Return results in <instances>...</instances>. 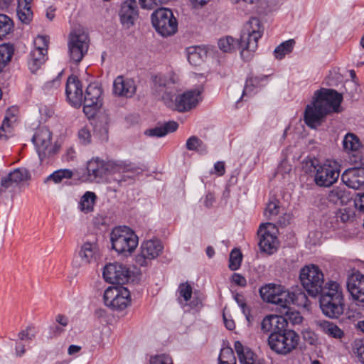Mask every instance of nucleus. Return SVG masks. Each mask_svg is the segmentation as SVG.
<instances>
[{
  "label": "nucleus",
  "mask_w": 364,
  "mask_h": 364,
  "mask_svg": "<svg viewBox=\"0 0 364 364\" xmlns=\"http://www.w3.org/2000/svg\"><path fill=\"white\" fill-rule=\"evenodd\" d=\"M153 91L164 104L178 112H186L195 107L201 100V91L198 89L189 90L176 97L172 85L176 83V76L173 73L158 74L154 77Z\"/></svg>",
  "instance_id": "nucleus-1"
},
{
  "label": "nucleus",
  "mask_w": 364,
  "mask_h": 364,
  "mask_svg": "<svg viewBox=\"0 0 364 364\" xmlns=\"http://www.w3.org/2000/svg\"><path fill=\"white\" fill-rule=\"evenodd\" d=\"M314 100L305 109L304 121L311 129L320 125L322 119L328 113L339 112L343 100L341 94L331 89H321L314 93Z\"/></svg>",
  "instance_id": "nucleus-2"
},
{
  "label": "nucleus",
  "mask_w": 364,
  "mask_h": 364,
  "mask_svg": "<svg viewBox=\"0 0 364 364\" xmlns=\"http://www.w3.org/2000/svg\"><path fill=\"white\" fill-rule=\"evenodd\" d=\"M262 299L267 302L274 304L281 307L288 305L306 306L308 299L306 294L299 291L297 293L282 290L281 286L269 284L259 289Z\"/></svg>",
  "instance_id": "nucleus-3"
},
{
  "label": "nucleus",
  "mask_w": 364,
  "mask_h": 364,
  "mask_svg": "<svg viewBox=\"0 0 364 364\" xmlns=\"http://www.w3.org/2000/svg\"><path fill=\"white\" fill-rule=\"evenodd\" d=\"M264 27L257 18H251L245 25L240 36L239 46L241 56L245 60L251 58L258 47V41L263 35Z\"/></svg>",
  "instance_id": "nucleus-4"
},
{
  "label": "nucleus",
  "mask_w": 364,
  "mask_h": 364,
  "mask_svg": "<svg viewBox=\"0 0 364 364\" xmlns=\"http://www.w3.org/2000/svg\"><path fill=\"white\" fill-rule=\"evenodd\" d=\"M314 168V182L320 187H330L338 179L341 164L334 159H326L322 162L312 163Z\"/></svg>",
  "instance_id": "nucleus-5"
},
{
  "label": "nucleus",
  "mask_w": 364,
  "mask_h": 364,
  "mask_svg": "<svg viewBox=\"0 0 364 364\" xmlns=\"http://www.w3.org/2000/svg\"><path fill=\"white\" fill-rule=\"evenodd\" d=\"M112 248L118 253H132L138 245V237L127 226L114 228L110 237Z\"/></svg>",
  "instance_id": "nucleus-6"
},
{
  "label": "nucleus",
  "mask_w": 364,
  "mask_h": 364,
  "mask_svg": "<svg viewBox=\"0 0 364 364\" xmlns=\"http://www.w3.org/2000/svg\"><path fill=\"white\" fill-rule=\"evenodd\" d=\"M299 336L293 330L283 328L277 333L269 334L268 346L277 354L287 355L295 349L299 343Z\"/></svg>",
  "instance_id": "nucleus-7"
},
{
  "label": "nucleus",
  "mask_w": 364,
  "mask_h": 364,
  "mask_svg": "<svg viewBox=\"0 0 364 364\" xmlns=\"http://www.w3.org/2000/svg\"><path fill=\"white\" fill-rule=\"evenodd\" d=\"M299 279L304 289L311 296H316L321 293L324 277L318 266L309 264L301 268Z\"/></svg>",
  "instance_id": "nucleus-8"
},
{
  "label": "nucleus",
  "mask_w": 364,
  "mask_h": 364,
  "mask_svg": "<svg viewBox=\"0 0 364 364\" xmlns=\"http://www.w3.org/2000/svg\"><path fill=\"white\" fill-rule=\"evenodd\" d=\"M151 21L156 31L162 36H169L177 31L178 23L171 9L160 8L151 15Z\"/></svg>",
  "instance_id": "nucleus-9"
},
{
  "label": "nucleus",
  "mask_w": 364,
  "mask_h": 364,
  "mask_svg": "<svg viewBox=\"0 0 364 364\" xmlns=\"http://www.w3.org/2000/svg\"><path fill=\"white\" fill-rule=\"evenodd\" d=\"M106 306L112 310L122 311L131 304L130 292L122 286L109 287L103 295Z\"/></svg>",
  "instance_id": "nucleus-10"
},
{
  "label": "nucleus",
  "mask_w": 364,
  "mask_h": 364,
  "mask_svg": "<svg viewBox=\"0 0 364 364\" xmlns=\"http://www.w3.org/2000/svg\"><path fill=\"white\" fill-rule=\"evenodd\" d=\"M105 162L99 158H92L87 163L86 169L77 171V178L81 183H101L107 176Z\"/></svg>",
  "instance_id": "nucleus-11"
},
{
  "label": "nucleus",
  "mask_w": 364,
  "mask_h": 364,
  "mask_svg": "<svg viewBox=\"0 0 364 364\" xmlns=\"http://www.w3.org/2000/svg\"><path fill=\"white\" fill-rule=\"evenodd\" d=\"M259 247L262 252L273 254L279 247L278 229L272 223L261 224L257 231Z\"/></svg>",
  "instance_id": "nucleus-12"
},
{
  "label": "nucleus",
  "mask_w": 364,
  "mask_h": 364,
  "mask_svg": "<svg viewBox=\"0 0 364 364\" xmlns=\"http://www.w3.org/2000/svg\"><path fill=\"white\" fill-rule=\"evenodd\" d=\"M68 46L70 60L76 63H80L88 50L87 34L80 31L72 32L69 36Z\"/></svg>",
  "instance_id": "nucleus-13"
},
{
  "label": "nucleus",
  "mask_w": 364,
  "mask_h": 364,
  "mask_svg": "<svg viewBox=\"0 0 364 364\" xmlns=\"http://www.w3.org/2000/svg\"><path fill=\"white\" fill-rule=\"evenodd\" d=\"M32 141L41 161L54 153V148L52 144V133L47 127H39L36 131Z\"/></svg>",
  "instance_id": "nucleus-14"
},
{
  "label": "nucleus",
  "mask_w": 364,
  "mask_h": 364,
  "mask_svg": "<svg viewBox=\"0 0 364 364\" xmlns=\"http://www.w3.org/2000/svg\"><path fill=\"white\" fill-rule=\"evenodd\" d=\"M102 88L97 83H90L85 90L83 112L88 118L94 117L102 105Z\"/></svg>",
  "instance_id": "nucleus-15"
},
{
  "label": "nucleus",
  "mask_w": 364,
  "mask_h": 364,
  "mask_svg": "<svg viewBox=\"0 0 364 364\" xmlns=\"http://www.w3.org/2000/svg\"><path fill=\"white\" fill-rule=\"evenodd\" d=\"M102 276L109 283L124 284L129 281L131 272L126 265L119 262H113L105 266Z\"/></svg>",
  "instance_id": "nucleus-16"
},
{
  "label": "nucleus",
  "mask_w": 364,
  "mask_h": 364,
  "mask_svg": "<svg viewBox=\"0 0 364 364\" xmlns=\"http://www.w3.org/2000/svg\"><path fill=\"white\" fill-rule=\"evenodd\" d=\"M140 253L136 256V263L141 267H146L149 262L156 258L162 252L164 247L158 240H149L142 242Z\"/></svg>",
  "instance_id": "nucleus-17"
},
{
  "label": "nucleus",
  "mask_w": 364,
  "mask_h": 364,
  "mask_svg": "<svg viewBox=\"0 0 364 364\" xmlns=\"http://www.w3.org/2000/svg\"><path fill=\"white\" fill-rule=\"evenodd\" d=\"M337 295L334 299L321 296L319 303L323 314L329 318H338L344 311V299Z\"/></svg>",
  "instance_id": "nucleus-18"
},
{
  "label": "nucleus",
  "mask_w": 364,
  "mask_h": 364,
  "mask_svg": "<svg viewBox=\"0 0 364 364\" xmlns=\"http://www.w3.org/2000/svg\"><path fill=\"white\" fill-rule=\"evenodd\" d=\"M177 294L178 303L186 311L201 308V301L197 297L192 298L193 288L188 282L181 283L178 286Z\"/></svg>",
  "instance_id": "nucleus-19"
},
{
  "label": "nucleus",
  "mask_w": 364,
  "mask_h": 364,
  "mask_svg": "<svg viewBox=\"0 0 364 364\" xmlns=\"http://www.w3.org/2000/svg\"><path fill=\"white\" fill-rule=\"evenodd\" d=\"M65 94L68 102L73 107H77L83 100L82 86L75 75H70L66 82Z\"/></svg>",
  "instance_id": "nucleus-20"
},
{
  "label": "nucleus",
  "mask_w": 364,
  "mask_h": 364,
  "mask_svg": "<svg viewBox=\"0 0 364 364\" xmlns=\"http://www.w3.org/2000/svg\"><path fill=\"white\" fill-rule=\"evenodd\" d=\"M78 256L81 259V264H77L76 261H73L75 266L87 265L96 262L101 257V252L99 245L96 241L85 242L80 247Z\"/></svg>",
  "instance_id": "nucleus-21"
},
{
  "label": "nucleus",
  "mask_w": 364,
  "mask_h": 364,
  "mask_svg": "<svg viewBox=\"0 0 364 364\" xmlns=\"http://www.w3.org/2000/svg\"><path fill=\"white\" fill-rule=\"evenodd\" d=\"M342 181L349 188L359 189L364 187V167L346 169L341 175Z\"/></svg>",
  "instance_id": "nucleus-22"
},
{
  "label": "nucleus",
  "mask_w": 364,
  "mask_h": 364,
  "mask_svg": "<svg viewBox=\"0 0 364 364\" xmlns=\"http://www.w3.org/2000/svg\"><path fill=\"white\" fill-rule=\"evenodd\" d=\"M121 23L127 28L134 23L138 16L137 3L135 0H126L122 5L119 12Z\"/></svg>",
  "instance_id": "nucleus-23"
},
{
  "label": "nucleus",
  "mask_w": 364,
  "mask_h": 364,
  "mask_svg": "<svg viewBox=\"0 0 364 364\" xmlns=\"http://www.w3.org/2000/svg\"><path fill=\"white\" fill-rule=\"evenodd\" d=\"M136 86L133 79L117 76L113 82V94L118 97H132L136 92Z\"/></svg>",
  "instance_id": "nucleus-24"
},
{
  "label": "nucleus",
  "mask_w": 364,
  "mask_h": 364,
  "mask_svg": "<svg viewBox=\"0 0 364 364\" xmlns=\"http://www.w3.org/2000/svg\"><path fill=\"white\" fill-rule=\"evenodd\" d=\"M286 326V318L278 315H267L261 322V330L264 333H277Z\"/></svg>",
  "instance_id": "nucleus-25"
},
{
  "label": "nucleus",
  "mask_w": 364,
  "mask_h": 364,
  "mask_svg": "<svg viewBox=\"0 0 364 364\" xmlns=\"http://www.w3.org/2000/svg\"><path fill=\"white\" fill-rule=\"evenodd\" d=\"M347 288L354 299L364 302V275L355 273L350 276Z\"/></svg>",
  "instance_id": "nucleus-26"
},
{
  "label": "nucleus",
  "mask_w": 364,
  "mask_h": 364,
  "mask_svg": "<svg viewBox=\"0 0 364 364\" xmlns=\"http://www.w3.org/2000/svg\"><path fill=\"white\" fill-rule=\"evenodd\" d=\"M234 346L240 364H264L250 348L244 346L240 341H236Z\"/></svg>",
  "instance_id": "nucleus-27"
},
{
  "label": "nucleus",
  "mask_w": 364,
  "mask_h": 364,
  "mask_svg": "<svg viewBox=\"0 0 364 364\" xmlns=\"http://www.w3.org/2000/svg\"><path fill=\"white\" fill-rule=\"evenodd\" d=\"M33 0H18L16 9L18 19L25 24H28L33 19V13L31 8Z\"/></svg>",
  "instance_id": "nucleus-28"
},
{
  "label": "nucleus",
  "mask_w": 364,
  "mask_h": 364,
  "mask_svg": "<svg viewBox=\"0 0 364 364\" xmlns=\"http://www.w3.org/2000/svg\"><path fill=\"white\" fill-rule=\"evenodd\" d=\"M316 326L319 331L333 338H341L344 335L343 331L332 322L318 321H316Z\"/></svg>",
  "instance_id": "nucleus-29"
},
{
  "label": "nucleus",
  "mask_w": 364,
  "mask_h": 364,
  "mask_svg": "<svg viewBox=\"0 0 364 364\" xmlns=\"http://www.w3.org/2000/svg\"><path fill=\"white\" fill-rule=\"evenodd\" d=\"M47 60V53L39 50H33L30 54L28 67L32 73H36Z\"/></svg>",
  "instance_id": "nucleus-30"
},
{
  "label": "nucleus",
  "mask_w": 364,
  "mask_h": 364,
  "mask_svg": "<svg viewBox=\"0 0 364 364\" xmlns=\"http://www.w3.org/2000/svg\"><path fill=\"white\" fill-rule=\"evenodd\" d=\"M11 109H9L6 112L2 124L0 127V139L6 140L12 134L13 132V123L16 121V117L14 114H12L10 117Z\"/></svg>",
  "instance_id": "nucleus-31"
},
{
  "label": "nucleus",
  "mask_w": 364,
  "mask_h": 364,
  "mask_svg": "<svg viewBox=\"0 0 364 364\" xmlns=\"http://www.w3.org/2000/svg\"><path fill=\"white\" fill-rule=\"evenodd\" d=\"M321 226L326 231L342 228L335 211L329 212L323 215L321 219Z\"/></svg>",
  "instance_id": "nucleus-32"
},
{
  "label": "nucleus",
  "mask_w": 364,
  "mask_h": 364,
  "mask_svg": "<svg viewBox=\"0 0 364 364\" xmlns=\"http://www.w3.org/2000/svg\"><path fill=\"white\" fill-rule=\"evenodd\" d=\"M343 147L348 153L355 152L362 148V144L355 134L348 133L343 139Z\"/></svg>",
  "instance_id": "nucleus-33"
},
{
  "label": "nucleus",
  "mask_w": 364,
  "mask_h": 364,
  "mask_svg": "<svg viewBox=\"0 0 364 364\" xmlns=\"http://www.w3.org/2000/svg\"><path fill=\"white\" fill-rule=\"evenodd\" d=\"M186 147L188 150L196 151L201 155L208 153L207 145L196 136H191L187 139Z\"/></svg>",
  "instance_id": "nucleus-34"
},
{
  "label": "nucleus",
  "mask_w": 364,
  "mask_h": 364,
  "mask_svg": "<svg viewBox=\"0 0 364 364\" xmlns=\"http://www.w3.org/2000/svg\"><path fill=\"white\" fill-rule=\"evenodd\" d=\"M97 196L94 192H85L79 203V209L85 213L92 211Z\"/></svg>",
  "instance_id": "nucleus-35"
},
{
  "label": "nucleus",
  "mask_w": 364,
  "mask_h": 364,
  "mask_svg": "<svg viewBox=\"0 0 364 364\" xmlns=\"http://www.w3.org/2000/svg\"><path fill=\"white\" fill-rule=\"evenodd\" d=\"M188 62L194 65H198L203 60L204 50L199 46L188 47L186 50Z\"/></svg>",
  "instance_id": "nucleus-36"
},
{
  "label": "nucleus",
  "mask_w": 364,
  "mask_h": 364,
  "mask_svg": "<svg viewBox=\"0 0 364 364\" xmlns=\"http://www.w3.org/2000/svg\"><path fill=\"white\" fill-rule=\"evenodd\" d=\"M14 49L11 45L6 43L0 45V73L11 61Z\"/></svg>",
  "instance_id": "nucleus-37"
},
{
  "label": "nucleus",
  "mask_w": 364,
  "mask_h": 364,
  "mask_svg": "<svg viewBox=\"0 0 364 364\" xmlns=\"http://www.w3.org/2000/svg\"><path fill=\"white\" fill-rule=\"evenodd\" d=\"M73 176H77V173L75 174L70 169H58L50 174L46 181H53L55 183H59L65 179L71 178Z\"/></svg>",
  "instance_id": "nucleus-38"
},
{
  "label": "nucleus",
  "mask_w": 364,
  "mask_h": 364,
  "mask_svg": "<svg viewBox=\"0 0 364 364\" xmlns=\"http://www.w3.org/2000/svg\"><path fill=\"white\" fill-rule=\"evenodd\" d=\"M335 212L337 215V218L341 228H343L347 223L352 222L354 220L355 211L352 208L346 207L338 209Z\"/></svg>",
  "instance_id": "nucleus-39"
},
{
  "label": "nucleus",
  "mask_w": 364,
  "mask_h": 364,
  "mask_svg": "<svg viewBox=\"0 0 364 364\" xmlns=\"http://www.w3.org/2000/svg\"><path fill=\"white\" fill-rule=\"evenodd\" d=\"M14 30L12 19L6 14H0V39H3Z\"/></svg>",
  "instance_id": "nucleus-40"
},
{
  "label": "nucleus",
  "mask_w": 364,
  "mask_h": 364,
  "mask_svg": "<svg viewBox=\"0 0 364 364\" xmlns=\"http://www.w3.org/2000/svg\"><path fill=\"white\" fill-rule=\"evenodd\" d=\"M337 295L340 296L339 297L341 298H343L341 285L336 282H328L326 284L324 292L321 296H329L330 298L334 299V296Z\"/></svg>",
  "instance_id": "nucleus-41"
},
{
  "label": "nucleus",
  "mask_w": 364,
  "mask_h": 364,
  "mask_svg": "<svg viewBox=\"0 0 364 364\" xmlns=\"http://www.w3.org/2000/svg\"><path fill=\"white\" fill-rule=\"evenodd\" d=\"M219 48L225 53H230L233 51L236 46L239 45V42L231 36L222 38L218 41Z\"/></svg>",
  "instance_id": "nucleus-42"
},
{
  "label": "nucleus",
  "mask_w": 364,
  "mask_h": 364,
  "mask_svg": "<svg viewBox=\"0 0 364 364\" xmlns=\"http://www.w3.org/2000/svg\"><path fill=\"white\" fill-rule=\"evenodd\" d=\"M294 40H288L278 46L274 51L275 58L277 59L283 58L285 55L289 53L294 48Z\"/></svg>",
  "instance_id": "nucleus-43"
},
{
  "label": "nucleus",
  "mask_w": 364,
  "mask_h": 364,
  "mask_svg": "<svg viewBox=\"0 0 364 364\" xmlns=\"http://www.w3.org/2000/svg\"><path fill=\"white\" fill-rule=\"evenodd\" d=\"M237 9L245 14L252 12L257 6L259 0H231Z\"/></svg>",
  "instance_id": "nucleus-44"
},
{
  "label": "nucleus",
  "mask_w": 364,
  "mask_h": 364,
  "mask_svg": "<svg viewBox=\"0 0 364 364\" xmlns=\"http://www.w3.org/2000/svg\"><path fill=\"white\" fill-rule=\"evenodd\" d=\"M242 259V255L240 250L233 249L230 255L229 268L232 270H237L240 267Z\"/></svg>",
  "instance_id": "nucleus-45"
},
{
  "label": "nucleus",
  "mask_w": 364,
  "mask_h": 364,
  "mask_svg": "<svg viewBox=\"0 0 364 364\" xmlns=\"http://www.w3.org/2000/svg\"><path fill=\"white\" fill-rule=\"evenodd\" d=\"M220 364H236L235 357L232 348H222L219 355Z\"/></svg>",
  "instance_id": "nucleus-46"
},
{
  "label": "nucleus",
  "mask_w": 364,
  "mask_h": 364,
  "mask_svg": "<svg viewBox=\"0 0 364 364\" xmlns=\"http://www.w3.org/2000/svg\"><path fill=\"white\" fill-rule=\"evenodd\" d=\"M289 306L290 305H288L287 307H282L284 311V314L286 321H289L294 325L301 323L303 321V317L299 312L293 311Z\"/></svg>",
  "instance_id": "nucleus-47"
},
{
  "label": "nucleus",
  "mask_w": 364,
  "mask_h": 364,
  "mask_svg": "<svg viewBox=\"0 0 364 364\" xmlns=\"http://www.w3.org/2000/svg\"><path fill=\"white\" fill-rule=\"evenodd\" d=\"M266 79V76L261 77L255 76L248 78L246 81V84L243 90V95L250 94L253 91L254 87L260 86L262 85L261 82Z\"/></svg>",
  "instance_id": "nucleus-48"
},
{
  "label": "nucleus",
  "mask_w": 364,
  "mask_h": 364,
  "mask_svg": "<svg viewBox=\"0 0 364 364\" xmlns=\"http://www.w3.org/2000/svg\"><path fill=\"white\" fill-rule=\"evenodd\" d=\"M345 197V190L341 187L333 188L328 195V198L330 201L336 203L341 200L343 201Z\"/></svg>",
  "instance_id": "nucleus-49"
},
{
  "label": "nucleus",
  "mask_w": 364,
  "mask_h": 364,
  "mask_svg": "<svg viewBox=\"0 0 364 364\" xmlns=\"http://www.w3.org/2000/svg\"><path fill=\"white\" fill-rule=\"evenodd\" d=\"M34 48L33 50H39L43 52H48L49 38L46 36L39 35L34 39Z\"/></svg>",
  "instance_id": "nucleus-50"
},
{
  "label": "nucleus",
  "mask_w": 364,
  "mask_h": 364,
  "mask_svg": "<svg viewBox=\"0 0 364 364\" xmlns=\"http://www.w3.org/2000/svg\"><path fill=\"white\" fill-rule=\"evenodd\" d=\"M11 181L18 184V183L26 181L28 176V171L26 168H16L11 172Z\"/></svg>",
  "instance_id": "nucleus-51"
},
{
  "label": "nucleus",
  "mask_w": 364,
  "mask_h": 364,
  "mask_svg": "<svg viewBox=\"0 0 364 364\" xmlns=\"http://www.w3.org/2000/svg\"><path fill=\"white\" fill-rule=\"evenodd\" d=\"M149 364H173V361L171 355L163 353L151 356Z\"/></svg>",
  "instance_id": "nucleus-52"
},
{
  "label": "nucleus",
  "mask_w": 364,
  "mask_h": 364,
  "mask_svg": "<svg viewBox=\"0 0 364 364\" xmlns=\"http://www.w3.org/2000/svg\"><path fill=\"white\" fill-rule=\"evenodd\" d=\"M353 350L359 361L364 364V338H358L355 340Z\"/></svg>",
  "instance_id": "nucleus-53"
},
{
  "label": "nucleus",
  "mask_w": 364,
  "mask_h": 364,
  "mask_svg": "<svg viewBox=\"0 0 364 364\" xmlns=\"http://www.w3.org/2000/svg\"><path fill=\"white\" fill-rule=\"evenodd\" d=\"M279 206L275 201L269 202L264 210V215L268 219H272L273 217L277 216L279 213Z\"/></svg>",
  "instance_id": "nucleus-54"
},
{
  "label": "nucleus",
  "mask_w": 364,
  "mask_h": 364,
  "mask_svg": "<svg viewBox=\"0 0 364 364\" xmlns=\"http://www.w3.org/2000/svg\"><path fill=\"white\" fill-rule=\"evenodd\" d=\"M78 139L82 144L87 145L91 142L92 134L91 131L88 127H82L78 131Z\"/></svg>",
  "instance_id": "nucleus-55"
},
{
  "label": "nucleus",
  "mask_w": 364,
  "mask_h": 364,
  "mask_svg": "<svg viewBox=\"0 0 364 364\" xmlns=\"http://www.w3.org/2000/svg\"><path fill=\"white\" fill-rule=\"evenodd\" d=\"M169 0H139L140 5L143 9H153L156 6L166 4Z\"/></svg>",
  "instance_id": "nucleus-56"
},
{
  "label": "nucleus",
  "mask_w": 364,
  "mask_h": 364,
  "mask_svg": "<svg viewBox=\"0 0 364 364\" xmlns=\"http://www.w3.org/2000/svg\"><path fill=\"white\" fill-rule=\"evenodd\" d=\"M35 337V331L33 328L28 327L25 330H22L18 333V338L21 342L31 341Z\"/></svg>",
  "instance_id": "nucleus-57"
},
{
  "label": "nucleus",
  "mask_w": 364,
  "mask_h": 364,
  "mask_svg": "<svg viewBox=\"0 0 364 364\" xmlns=\"http://www.w3.org/2000/svg\"><path fill=\"white\" fill-rule=\"evenodd\" d=\"M144 134L151 137H162L166 136V131L162 126L156 127L145 131Z\"/></svg>",
  "instance_id": "nucleus-58"
},
{
  "label": "nucleus",
  "mask_w": 364,
  "mask_h": 364,
  "mask_svg": "<svg viewBox=\"0 0 364 364\" xmlns=\"http://www.w3.org/2000/svg\"><path fill=\"white\" fill-rule=\"evenodd\" d=\"M62 75V72L58 74V75L51 81L47 82L44 85V89L47 91H49L52 89H58L60 86V76Z\"/></svg>",
  "instance_id": "nucleus-59"
},
{
  "label": "nucleus",
  "mask_w": 364,
  "mask_h": 364,
  "mask_svg": "<svg viewBox=\"0 0 364 364\" xmlns=\"http://www.w3.org/2000/svg\"><path fill=\"white\" fill-rule=\"evenodd\" d=\"M235 300L237 303L238 306L241 308L243 314L245 315L247 320H249L250 312L247 310V305L245 302L244 298L240 294H236L235 296Z\"/></svg>",
  "instance_id": "nucleus-60"
},
{
  "label": "nucleus",
  "mask_w": 364,
  "mask_h": 364,
  "mask_svg": "<svg viewBox=\"0 0 364 364\" xmlns=\"http://www.w3.org/2000/svg\"><path fill=\"white\" fill-rule=\"evenodd\" d=\"M232 282L240 286V287H245L247 285V280L241 274L237 273H234L232 275Z\"/></svg>",
  "instance_id": "nucleus-61"
},
{
  "label": "nucleus",
  "mask_w": 364,
  "mask_h": 364,
  "mask_svg": "<svg viewBox=\"0 0 364 364\" xmlns=\"http://www.w3.org/2000/svg\"><path fill=\"white\" fill-rule=\"evenodd\" d=\"M178 124L176 122L170 121L166 124H164V126H162L163 129L166 131V135L168 133L173 132L178 129Z\"/></svg>",
  "instance_id": "nucleus-62"
},
{
  "label": "nucleus",
  "mask_w": 364,
  "mask_h": 364,
  "mask_svg": "<svg viewBox=\"0 0 364 364\" xmlns=\"http://www.w3.org/2000/svg\"><path fill=\"white\" fill-rule=\"evenodd\" d=\"M1 186L4 188L5 189L11 187L15 183L11 181V173H9L8 175L4 176L1 179Z\"/></svg>",
  "instance_id": "nucleus-63"
},
{
  "label": "nucleus",
  "mask_w": 364,
  "mask_h": 364,
  "mask_svg": "<svg viewBox=\"0 0 364 364\" xmlns=\"http://www.w3.org/2000/svg\"><path fill=\"white\" fill-rule=\"evenodd\" d=\"M214 170L215 173L218 176H223L225 172V163L223 161H217L214 164Z\"/></svg>",
  "instance_id": "nucleus-64"
}]
</instances>
